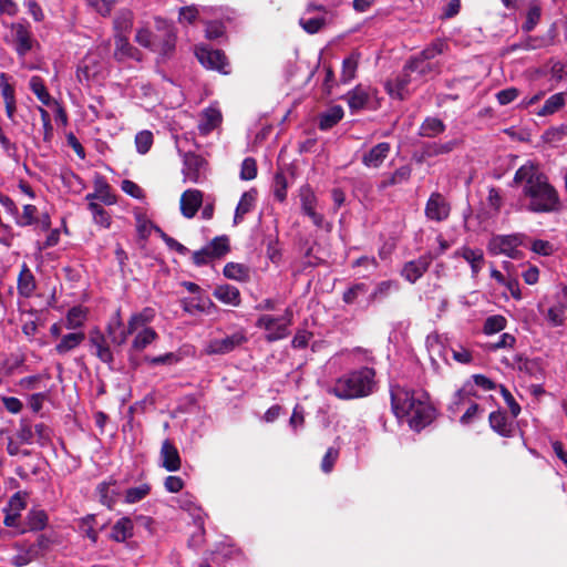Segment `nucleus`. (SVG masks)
I'll return each mask as SVG.
<instances>
[{
	"label": "nucleus",
	"instance_id": "1",
	"mask_svg": "<svg viewBox=\"0 0 567 567\" xmlns=\"http://www.w3.org/2000/svg\"><path fill=\"white\" fill-rule=\"evenodd\" d=\"M515 185L522 187L529 199L528 210L533 213H551L559 209V196L548 177L538 166L528 162L522 165L514 176Z\"/></svg>",
	"mask_w": 567,
	"mask_h": 567
},
{
	"label": "nucleus",
	"instance_id": "2",
	"mask_svg": "<svg viewBox=\"0 0 567 567\" xmlns=\"http://www.w3.org/2000/svg\"><path fill=\"white\" fill-rule=\"evenodd\" d=\"M391 404L396 417L406 419L410 427L415 431L425 427L434 417V409L429 404L425 393L420 391L393 385Z\"/></svg>",
	"mask_w": 567,
	"mask_h": 567
},
{
	"label": "nucleus",
	"instance_id": "3",
	"mask_svg": "<svg viewBox=\"0 0 567 567\" xmlns=\"http://www.w3.org/2000/svg\"><path fill=\"white\" fill-rule=\"evenodd\" d=\"M375 372L362 367L337 378L328 388V393L340 400H353L370 395L375 386Z\"/></svg>",
	"mask_w": 567,
	"mask_h": 567
},
{
	"label": "nucleus",
	"instance_id": "4",
	"mask_svg": "<svg viewBox=\"0 0 567 567\" xmlns=\"http://www.w3.org/2000/svg\"><path fill=\"white\" fill-rule=\"evenodd\" d=\"M155 318V310L151 307L144 308L140 312L133 313L126 327V334L133 336L132 350L136 352L143 351L152 344L157 338V332L148 324Z\"/></svg>",
	"mask_w": 567,
	"mask_h": 567
},
{
	"label": "nucleus",
	"instance_id": "5",
	"mask_svg": "<svg viewBox=\"0 0 567 567\" xmlns=\"http://www.w3.org/2000/svg\"><path fill=\"white\" fill-rule=\"evenodd\" d=\"M292 309L287 308L280 317L264 315L256 321V327L266 331L265 339L268 342L282 340L289 336V327L292 322Z\"/></svg>",
	"mask_w": 567,
	"mask_h": 567
},
{
	"label": "nucleus",
	"instance_id": "6",
	"mask_svg": "<svg viewBox=\"0 0 567 567\" xmlns=\"http://www.w3.org/2000/svg\"><path fill=\"white\" fill-rule=\"evenodd\" d=\"M422 82V79L414 71L409 70V64L406 63L401 74L395 80L388 81L385 87L391 97L404 100Z\"/></svg>",
	"mask_w": 567,
	"mask_h": 567
},
{
	"label": "nucleus",
	"instance_id": "7",
	"mask_svg": "<svg viewBox=\"0 0 567 567\" xmlns=\"http://www.w3.org/2000/svg\"><path fill=\"white\" fill-rule=\"evenodd\" d=\"M522 245L519 235H496L488 243V250L493 255H506L512 259L520 258L518 247Z\"/></svg>",
	"mask_w": 567,
	"mask_h": 567
},
{
	"label": "nucleus",
	"instance_id": "8",
	"mask_svg": "<svg viewBox=\"0 0 567 567\" xmlns=\"http://www.w3.org/2000/svg\"><path fill=\"white\" fill-rule=\"evenodd\" d=\"M195 54L206 69L215 70L223 74L230 72L229 63L223 51L200 45L196 48Z\"/></svg>",
	"mask_w": 567,
	"mask_h": 567
},
{
	"label": "nucleus",
	"instance_id": "9",
	"mask_svg": "<svg viewBox=\"0 0 567 567\" xmlns=\"http://www.w3.org/2000/svg\"><path fill=\"white\" fill-rule=\"evenodd\" d=\"M12 32V43L17 54L20 58L27 55L30 52L34 44V39L30 31V25L28 22H14L11 24Z\"/></svg>",
	"mask_w": 567,
	"mask_h": 567
},
{
	"label": "nucleus",
	"instance_id": "10",
	"mask_svg": "<svg viewBox=\"0 0 567 567\" xmlns=\"http://www.w3.org/2000/svg\"><path fill=\"white\" fill-rule=\"evenodd\" d=\"M156 29L162 34L156 37V47L154 51L158 52L163 56H168L175 50L176 44V32L172 24L163 19H156Z\"/></svg>",
	"mask_w": 567,
	"mask_h": 567
},
{
	"label": "nucleus",
	"instance_id": "11",
	"mask_svg": "<svg viewBox=\"0 0 567 567\" xmlns=\"http://www.w3.org/2000/svg\"><path fill=\"white\" fill-rule=\"evenodd\" d=\"M247 341V337L243 331H237L230 336L220 339H214L206 346V353L208 354H226L240 347Z\"/></svg>",
	"mask_w": 567,
	"mask_h": 567
},
{
	"label": "nucleus",
	"instance_id": "12",
	"mask_svg": "<svg viewBox=\"0 0 567 567\" xmlns=\"http://www.w3.org/2000/svg\"><path fill=\"white\" fill-rule=\"evenodd\" d=\"M326 9L322 6L309 4L299 24L310 34L317 33L326 24Z\"/></svg>",
	"mask_w": 567,
	"mask_h": 567
},
{
	"label": "nucleus",
	"instance_id": "13",
	"mask_svg": "<svg viewBox=\"0 0 567 567\" xmlns=\"http://www.w3.org/2000/svg\"><path fill=\"white\" fill-rule=\"evenodd\" d=\"M206 162L199 155L188 152L184 154V179L190 183H200L204 177Z\"/></svg>",
	"mask_w": 567,
	"mask_h": 567
},
{
	"label": "nucleus",
	"instance_id": "14",
	"mask_svg": "<svg viewBox=\"0 0 567 567\" xmlns=\"http://www.w3.org/2000/svg\"><path fill=\"white\" fill-rule=\"evenodd\" d=\"M299 197L303 214L307 215L317 227H321L323 224V216L316 212L317 197L312 188L309 185L301 186L299 189Z\"/></svg>",
	"mask_w": 567,
	"mask_h": 567
},
{
	"label": "nucleus",
	"instance_id": "15",
	"mask_svg": "<svg viewBox=\"0 0 567 567\" xmlns=\"http://www.w3.org/2000/svg\"><path fill=\"white\" fill-rule=\"evenodd\" d=\"M375 91L371 87L357 85L353 90L349 91L346 100L352 113L367 109L374 96Z\"/></svg>",
	"mask_w": 567,
	"mask_h": 567
},
{
	"label": "nucleus",
	"instance_id": "16",
	"mask_svg": "<svg viewBox=\"0 0 567 567\" xmlns=\"http://www.w3.org/2000/svg\"><path fill=\"white\" fill-rule=\"evenodd\" d=\"M89 342L93 353L104 363L111 364L114 361L113 352L104 333L94 329L90 332Z\"/></svg>",
	"mask_w": 567,
	"mask_h": 567
},
{
	"label": "nucleus",
	"instance_id": "17",
	"mask_svg": "<svg viewBox=\"0 0 567 567\" xmlns=\"http://www.w3.org/2000/svg\"><path fill=\"white\" fill-rule=\"evenodd\" d=\"M425 215L429 219L442 221L450 215V206L445 198L439 194L433 193L425 206Z\"/></svg>",
	"mask_w": 567,
	"mask_h": 567
},
{
	"label": "nucleus",
	"instance_id": "18",
	"mask_svg": "<svg viewBox=\"0 0 567 567\" xmlns=\"http://www.w3.org/2000/svg\"><path fill=\"white\" fill-rule=\"evenodd\" d=\"M159 464L168 472H176L181 468L182 461L178 450L169 440H165L162 443Z\"/></svg>",
	"mask_w": 567,
	"mask_h": 567
},
{
	"label": "nucleus",
	"instance_id": "19",
	"mask_svg": "<svg viewBox=\"0 0 567 567\" xmlns=\"http://www.w3.org/2000/svg\"><path fill=\"white\" fill-rule=\"evenodd\" d=\"M391 145L386 142L379 143L364 152L362 155V164L369 168H378L382 165L384 159L389 156Z\"/></svg>",
	"mask_w": 567,
	"mask_h": 567
},
{
	"label": "nucleus",
	"instance_id": "20",
	"mask_svg": "<svg viewBox=\"0 0 567 567\" xmlns=\"http://www.w3.org/2000/svg\"><path fill=\"white\" fill-rule=\"evenodd\" d=\"M203 203V193L198 189H187L181 196V212L186 218H193Z\"/></svg>",
	"mask_w": 567,
	"mask_h": 567
},
{
	"label": "nucleus",
	"instance_id": "21",
	"mask_svg": "<svg viewBox=\"0 0 567 567\" xmlns=\"http://www.w3.org/2000/svg\"><path fill=\"white\" fill-rule=\"evenodd\" d=\"M454 256L462 257L466 262L470 264L473 278L477 277L485 261L482 249L466 246L456 250Z\"/></svg>",
	"mask_w": 567,
	"mask_h": 567
},
{
	"label": "nucleus",
	"instance_id": "22",
	"mask_svg": "<svg viewBox=\"0 0 567 567\" xmlns=\"http://www.w3.org/2000/svg\"><path fill=\"white\" fill-rule=\"evenodd\" d=\"M430 267V259L427 257H420L419 259L406 262L401 271L409 282L414 284L420 279Z\"/></svg>",
	"mask_w": 567,
	"mask_h": 567
},
{
	"label": "nucleus",
	"instance_id": "23",
	"mask_svg": "<svg viewBox=\"0 0 567 567\" xmlns=\"http://www.w3.org/2000/svg\"><path fill=\"white\" fill-rule=\"evenodd\" d=\"M106 333L111 342L115 346H122L127 340L126 328H123L120 309L115 311L114 316L106 326Z\"/></svg>",
	"mask_w": 567,
	"mask_h": 567
},
{
	"label": "nucleus",
	"instance_id": "24",
	"mask_svg": "<svg viewBox=\"0 0 567 567\" xmlns=\"http://www.w3.org/2000/svg\"><path fill=\"white\" fill-rule=\"evenodd\" d=\"M17 289L19 295L24 298H30L37 289L35 278L27 264L21 266Z\"/></svg>",
	"mask_w": 567,
	"mask_h": 567
},
{
	"label": "nucleus",
	"instance_id": "25",
	"mask_svg": "<svg viewBox=\"0 0 567 567\" xmlns=\"http://www.w3.org/2000/svg\"><path fill=\"white\" fill-rule=\"evenodd\" d=\"M102 64L93 54H87L78 68V78L80 81H90L102 72Z\"/></svg>",
	"mask_w": 567,
	"mask_h": 567
},
{
	"label": "nucleus",
	"instance_id": "26",
	"mask_svg": "<svg viewBox=\"0 0 567 567\" xmlns=\"http://www.w3.org/2000/svg\"><path fill=\"white\" fill-rule=\"evenodd\" d=\"M257 195H258V193L255 188H251L241 195V197L237 204V207L235 209V215H234V224L235 225L243 221L245 215L250 213L255 208L256 202H257Z\"/></svg>",
	"mask_w": 567,
	"mask_h": 567
},
{
	"label": "nucleus",
	"instance_id": "27",
	"mask_svg": "<svg viewBox=\"0 0 567 567\" xmlns=\"http://www.w3.org/2000/svg\"><path fill=\"white\" fill-rule=\"evenodd\" d=\"M411 173V167L409 165H403L391 174H384L378 185V188L383 190L388 187L404 184L410 179Z\"/></svg>",
	"mask_w": 567,
	"mask_h": 567
},
{
	"label": "nucleus",
	"instance_id": "28",
	"mask_svg": "<svg viewBox=\"0 0 567 567\" xmlns=\"http://www.w3.org/2000/svg\"><path fill=\"white\" fill-rule=\"evenodd\" d=\"M220 122H221V114H220L219 110H217L215 107H208L203 111L197 127L202 135H207L213 130H215L219 125Z\"/></svg>",
	"mask_w": 567,
	"mask_h": 567
},
{
	"label": "nucleus",
	"instance_id": "29",
	"mask_svg": "<svg viewBox=\"0 0 567 567\" xmlns=\"http://www.w3.org/2000/svg\"><path fill=\"white\" fill-rule=\"evenodd\" d=\"M114 58L118 61L125 59L140 60V52L130 44L126 34H115Z\"/></svg>",
	"mask_w": 567,
	"mask_h": 567
},
{
	"label": "nucleus",
	"instance_id": "30",
	"mask_svg": "<svg viewBox=\"0 0 567 567\" xmlns=\"http://www.w3.org/2000/svg\"><path fill=\"white\" fill-rule=\"evenodd\" d=\"M214 297L225 305L238 307L240 305V292L231 285H219L214 290Z\"/></svg>",
	"mask_w": 567,
	"mask_h": 567
},
{
	"label": "nucleus",
	"instance_id": "31",
	"mask_svg": "<svg viewBox=\"0 0 567 567\" xmlns=\"http://www.w3.org/2000/svg\"><path fill=\"white\" fill-rule=\"evenodd\" d=\"M409 70L414 71L422 81H425L429 75L437 73V65L427 61L419 55L412 58L409 62Z\"/></svg>",
	"mask_w": 567,
	"mask_h": 567
},
{
	"label": "nucleus",
	"instance_id": "32",
	"mask_svg": "<svg viewBox=\"0 0 567 567\" xmlns=\"http://www.w3.org/2000/svg\"><path fill=\"white\" fill-rule=\"evenodd\" d=\"M85 340V333L82 331L71 332L61 337L54 350L58 354H65L76 349Z\"/></svg>",
	"mask_w": 567,
	"mask_h": 567
},
{
	"label": "nucleus",
	"instance_id": "33",
	"mask_svg": "<svg viewBox=\"0 0 567 567\" xmlns=\"http://www.w3.org/2000/svg\"><path fill=\"white\" fill-rule=\"evenodd\" d=\"M182 306L185 312L189 315H195L197 312L209 313L212 309L215 308L214 302L209 298H193V299H183Z\"/></svg>",
	"mask_w": 567,
	"mask_h": 567
},
{
	"label": "nucleus",
	"instance_id": "34",
	"mask_svg": "<svg viewBox=\"0 0 567 567\" xmlns=\"http://www.w3.org/2000/svg\"><path fill=\"white\" fill-rule=\"evenodd\" d=\"M343 109L340 105H333L319 115V128L327 131L339 123L343 117Z\"/></svg>",
	"mask_w": 567,
	"mask_h": 567
},
{
	"label": "nucleus",
	"instance_id": "35",
	"mask_svg": "<svg viewBox=\"0 0 567 567\" xmlns=\"http://www.w3.org/2000/svg\"><path fill=\"white\" fill-rule=\"evenodd\" d=\"M87 317V311L81 306L72 307L63 321V324L69 330H76L83 327Z\"/></svg>",
	"mask_w": 567,
	"mask_h": 567
},
{
	"label": "nucleus",
	"instance_id": "36",
	"mask_svg": "<svg viewBox=\"0 0 567 567\" xmlns=\"http://www.w3.org/2000/svg\"><path fill=\"white\" fill-rule=\"evenodd\" d=\"M133 522L128 517H122L112 527L111 537L116 542H124L133 535Z\"/></svg>",
	"mask_w": 567,
	"mask_h": 567
},
{
	"label": "nucleus",
	"instance_id": "37",
	"mask_svg": "<svg viewBox=\"0 0 567 567\" xmlns=\"http://www.w3.org/2000/svg\"><path fill=\"white\" fill-rule=\"evenodd\" d=\"M489 425L491 427L503 436H509L512 432V425L507 421V416L505 413L496 411L489 414Z\"/></svg>",
	"mask_w": 567,
	"mask_h": 567
},
{
	"label": "nucleus",
	"instance_id": "38",
	"mask_svg": "<svg viewBox=\"0 0 567 567\" xmlns=\"http://www.w3.org/2000/svg\"><path fill=\"white\" fill-rule=\"evenodd\" d=\"M445 131V124L436 117H426L420 126L419 134L424 137H435Z\"/></svg>",
	"mask_w": 567,
	"mask_h": 567
},
{
	"label": "nucleus",
	"instance_id": "39",
	"mask_svg": "<svg viewBox=\"0 0 567 567\" xmlns=\"http://www.w3.org/2000/svg\"><path fill=\"white\" fill-rule=\"evenodd\" d=\"M113 23L116 34H126L133 25V12L128 9H121Z\"/></svg>",
	"mask_w": 567,
	"mask_h": 567
},
{
	"label": "nucleus",
	"instance_id": "40",
	"mask_svg": "<svg viewBox=\"0 0 567 567\" xmlns=\"http://www.w3.org/2000/svg\"><path fill=\"white\" fill-rule=\"evenodd\" d=\"M566 100H567V94H565V93L553 94L551 96H549L546 100L545 104L537 112V114L540 116L554 114L555 112H557L559 109H561L565 105Z\"/></svg>",
	"mask_w": 567,
	"mask_h": 567
},
{
	"label": "nucleus",
	"instance_id": "41",
	"mask_svg": "<svg viewBox=\"0 0 567 567\" xmlns=\"http://www.w3.org/2000/svg\"><path fill=\"white\" fill-rule=\"evenodd\" d=\"M29 87L41 103H43L47 106L52 104V97L48 92L43 80L40 76H32L29 82Z\"/></svg>",
	"mask_w": 567,
	"mask_h": 567
},
{
	"label": "nucleus",
	"instance_id": "42",
	"mask_svg": "<svg viewBox=\"0 0 567 567\" xmlns=\"http://www.w3.org/2000/svg\"><path fill=\"white\" fill-rule=\"evenodd\" d=\"M224 276L231 280L246 281L249 278V270L246 266L236 262H228L224 267Z\"/></svg>",
	"mask_w": 567,
	"mask_h": 567
},
{
	"label": "nucleus",
	"instance_id": "43",
	"mask_svg": "<svg viewBox=\"0 0 567 567\" xmlns=\"http://www.w3.org/2000/svg\"><path fill=\"white\" fill-rule=\"evenodd\" d=\"M399 285L394 280H384L379 282L373 292L369 296V301L381 300L386 298L392 291L398 290Z\"/></svg>",
	"mask_w": 567,
	"mask_h": 567
},
{
	"label": "nucleus",
	"instance_id": "44",
	"mask_svg": "<svg viewBox=\"0 0 567 567\" xmlns=\"http://www.w3.org/2000/svg\"><path fill=\"white\" fill-rule=\"evenodd\" d=\"M94 186L97 193V199L105 205H113L116 203V197L112 194L110 185L102 177H97L95 179Z\"/></svg>",
	"mask_w": 567,
	"mask_h": 567
},
{
	"label": "nucleus",
	"instance_id": "45",
	"mask_svg": "<svg viewBox=\"0 0 567 567\" xmlns=\"http://www.w3.org/2000/svg\"><path fill=\"white\" fill-rule=\"evenodd\" d=\"M368 285L364 282H357L351 285L342 295V300L347 305H353L357 302L360 296L368 292Z\"/></svg>",
	"mask_w": 567,
	"mask_h": 567
},
{
	"label": "nucleus",
	"instance_id": "46",
	"mask_svg": "<svg viewBox=\"0 0 567 567\" xmlns=\"http://www.w3.org/2000/svg\"><path fill=\"white\" fill-rule=\"evenodd\" d=\"M456 140L449 141L445 143H431L424 147V155L432 157L442 154H447L452 152L456 147Z\"/></svg>",
	"mask_w": 567,
	"mask_h": 567
},
{
	"label": "nucleus",
	"instance_id": "47",
	"mask_svg": "<svg viewBox=\"0 0 567 567\" xmlns=\"http://www.w3.org/2000/svg\"><path fill=\"white\" fill-rule=\"evenodd\" d=\"M206 247L215 259L220 258L229 251V240L226 236L216 237Z\"/></svg>",
	"mask_w": 567,
	"mask_h": 567
},
{
	"label": "nucleus",
	"instance_id": "48",
	"mask_svg": "<svg viewBox=\"0 0 567 567\" xmlns=\"http://www.w3.org/2000/svg\"><path fill=\"white\" fill-rule=\"evenodd\" d=\"M48 516L42 509H33L28 514L27 524L30 530H42L47 526Z\"/></svg>",
	"mask_w": 567,
	"mask_h": 567
},
{
	"label": "nucleus",
	"instance_id": "49",
	"mask_svg": "<svg viewBox=\"0 0 567 567\" xmlns=\"http://www.w3.org/2000/svg\"><path fill=\"white\" fill-rule=\"evenodd\" d=\"M89 209L91 210L93 220L96 225H100L104 228H109L111 226V216L101 205L96 203H90Z\"/></svg>",
	"mask_w": 567,
	"mask_h": 567
},
{
	"label": "nucleus",
	"instance_id": "50",
	"mask_svg": "<svg viewBox=\"0 0 567 567\" xmlns=\"http://www.w3.org/2000/svg\"><path fill=\"white\" fill-rule=\"evenodd\" d=\"M358 69V59L355 55L346 58L342 62L341 82L349 83L354 79Z\"/></svg>",
	"mask_w": 567,
	"mask_h": 567
},
{
	"label": "nucleus",
	"instance_id": "51",
	"mask_svg": "<svg viewBox=\"0 0 567 567\" xmlns=\"http://www.w3.org/2000/svg\"><path fill=\"white\" fill-rule=\"evenodd\" d=\"M153 140L154 137L151 131L144 130L138 132L135 135L136 151L142 155L146 154L153 145Z\"/></svg>",
	"mask_w": 567,
	"mask_h": 567
},
{
	"label": "nucleus",
	"instance_id": "52",
	"mask_svg": "<svg viewBox=\"0 0 567 567\" xmlns=\"http://www.w3.org/2000/svg\"><path fill=\"white\" fill-rule=\"evenodd\" d=\"M506 319L501 315H495L488 317L483 327V331L485 334H494L502 331L506 327Z\"/></svg>",
	"mask_w": 567,
	"mask_h": 567
},
{
	"label": "nucleus",
	"instance_id": "53",
	"mask_svg": "<svg viewBox=\"0 0 567 567\" xmlns=\"http://www.w3.org/2000/svg\"><path fill=\"white\" fill-rule=\"evenodd\" d=\"M151 492L148 484H141L140 486L131 487L126 491L125 501L128 504H134L146 497Z\"/></svg>",
	"mask_w": 567,
	"mask_h": 567
},
{
	"label": "nucleus",
	"instance_id": "54",
	"mask_svg": "<svg viewBox=\"0 0 567 567\" xmlns=\"http://www.w3.org/2000/svg\"><path fill=\"white\" fill-rule=\"evenodd\" d=\"M287 178L282 173H276L272 183L274 196L279 202H284L287 197Z\"/></svg>",
	"mask_w": 567,
	"mask_h": 567
},
{
	"label": "nucleus",
	"instance_id": "55",
	"mask_svg": "<svg viewBox=\"0 0 567 567\" xmlns=\"http://www.w3.org/2000/svg\"><path fill=\"white\" fill-rule=\"evenodd\" d=\"M32 427L34 434V442L43 446L51 441L52 431L48 425H45L44 423H37L32 425Z\"/></svg>",
	"mask_w": 567,
	"mask_h": 567
},
{
	"label": "nucleus",
	"instance_id": "56",
	"mask_svg": "<svg viewBox=\"0 0 567 567\" xmlns=\"http://www.w3.org/2000/svg\"><path fill=\"white\" fill-rule=\"evenodd\" d=\"M446 43L443 40H436L433 43H431L427 48H425L419 56L431 61L436 55L442 54L444 50L446 49Z\"/></svg>",
	"mask_w": 567,
	"mask_h": 567
},
{
	"label": "nucleus",
	"instance_id": "57",
	"mask_svg": "<svg viewBox=\"0 0 567 567\" xmlns=\"http://www.w3.org/2000/svg\"><path fill=\"white\" fill-rule=\"evenodd\" d=\"M89 7L94 9L97 13L106 17L111 13L116 0H86Z\"/></svg>",
	"mask_w": 567,
	"mask_h": 567
},
{
	"label": "nucleus",
	"instance_id": "58",
	"mask_svg": "<svg viewBox=\"0 0 567 567\" xmlns=\"http://www.w3.org/2000/svg\"><path fill=\"white\" fill-rule=\"evenodd\" d=\"M257 176V164L252 157H247L241 163L240 178L251 181Z\"/></svg>",
	"mask_w": 567,
	"mask_h": 567
},
{
	"label": "nucleus",
	"instance_id": "59",
	"mask_svg": "<svg viewBox=\"0 0 567 567\" xmlns=\"http://www.w3.org/2000/svg\"><path fill=\"white\" fill-rule=\"evenodd\" d=\"M14 437L22 444H32L34 442L33 427L30 423L22 422Z\"/></svg>",
	"mask_w": 567,
	"mask_h": 567
},
{
	"label": "nucleus",
	"instance_id": "60",
	"mask_svg": "<svg viewBox=\"0 0 567 567\" xmlns=\"http://www.w3.org/2000/svg\"><path fill=\"white\" fill-rule=\"evenodd\" d=\"M94 520L95 517L93 515H87L81 520V530L83 534L92 542H97V532L94 529Z\"/></svg>",
	"mask_w": 567,
	"mask_h": 567
},
{
	"label": "nucleus",
	"instance_id": "61",
	"mask_svg": "<svg viewBox=\"0 0 567 567\" xmlns=\"http://www.w3.org/2000/svg\"><path fill=\"white\" fill-rule=\"evenodd\" d=\"M136 228L137 233L142 238H147L151 235V231L154 229L156 231L157 226H155L151 220H148L143 215L136 216Z\"/></svg>",
	"mask_w": 567,
	"mask_h": 567
},
{
	"label": "nucleus",
	"instance_id": "62",
	"mask_svg": "<svg viewBox=\"0 0 567 567\" xmlns=\"http://www.w3.org/2000/svg\"><path fill=\"white\" fill-rule=\"evenodd\" d=\"M135 41L142 47L152 49L156 47V37L154 38L152 32L147 29H140L136 32Z\"/></svg>",
	"mask_w": 567,
	"mask_h": 567
},
{
	"label": "nucleus",
	"instance_id": "63",
	"mask_svg": "<svg viewBox=\"0 0 567 567\" xmlns=\"http://www.w3.org/2000/svg\"><path fill=\"white\" fill-rule=\"evenodd\" d=\"M542 10L538 6H532L528 9L526 21L523 24V30L526 32L532 31L540 19Z\"/></svg>",
	"mask_w": 567,
	"mask_h": 567
},
{
	"label": "nucleus",
	"instance_id": "64",
	"mask_svg": "<svg viewBox=\"0 0 567 567\" xmlns=\"http://www.w3.org/2000/svg\"><path fill=\"white\" fill-rule=\"evenodd\" d=\"M551 76L557 81L567 79V60L566 61H551L550 66Z\"/></svg>",
	"mask_w": 567,
	"mask_h": 567
}]
</instances>
